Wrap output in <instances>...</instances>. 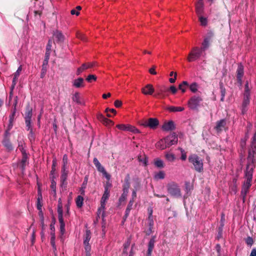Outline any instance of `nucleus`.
<instances>
[{"instance_id":"1","label":"nucleus","mask_w":256,"mask_h":256,"mask_svg":"<svg viewBox=\"0 0 256 256\" xmlns=\"http://www.w3.org/2000/svg\"><path fill=\"white\" fill-rule=\"evenodd\" d=\"M251 150H250L248 157V164L246 166L245 176L246 181L244 182L242 193L246 195L248 188L251 186L252 177L253 170L255 167L254 154L256 150V132L254 134L251 144Z\"/></svg>"},{"instance_id":"2","label":"nucleus","mask_w":256,"mask_h":256,"mask_svg":"<svg viewBox=\"0 0 256 256\" xmlns=\"http://www.w3.org/2000/svg\"><path fill=\"white\" fill-rule=\"evenodd\" d=\"M110 196V192L108 186L104 187V193L100 200V206L98 209V215L99 217L102 216V218L104 217V210L106 202L109 198Z\"/></svg>"},{"instance_id":"3","label":"nucleus","mask_w":256,"mask_h":256,"mask_svg":"<svg viewBox=\"0 0 256 256\" xmlns=\"http://www.w3.org/2000/svg\"><path fill=\"white\" fill-rule=\"evenodd\" d=\"M189 162L192 163L196 170L201 172L203 170V162L202 160L196 154H192L188 158Z\"/></svg>"},{"instance_id":"4","label":"nucleus","mask_w":256,"mask_h":256,"mask_svg":"<svg viewBox=\"0 0 256 256\" xmlns=\"http://www.w3.org/2000/svg\"><path fill=\"white\" fill-rule=\"evenodd\" d=\"M202 52V50L199 47L192 48L187 58L188 62H192L198 60L200 57Z\"/></svg>"},{"instance_id":"5","label":"nucleus","mask_w":256,"mask_h":256,"mask_svg":"<svg viewBox=\"0 0 256 256\" xmlns=\"http://www.w3.org/2000/svg\"><path fill=\"white\" fill-rule=\"evenodd\" d=\"M123 246L124 248L121 256H134L136 249L134 244H131L130 241H127Z\"/></svg>"},{"instance_id":"6","label":"nucleus","mask_w":256,"mask_h":256,"mask_svg":"<svg viewBox=\"0 0 256 256\" xmlns=\"http://www.w3.org/2000/svg\"><path fill=\"white\" fill-rule=\"evenodd\" d=\"M57 211L58 214V218L60 224V231L63 233L64 231L65 224L63 219L62 204L60 198L58 200Z\"/></svg>"},{"instance_id":"7","label":"nucleus","mask_w":256,"mask_h":256,"mask_svg":"<svg viewBox=\"0 0 256 256\" xmlns=\"http://www.w3.org/2000/svg\"><path fill=\"white\" fill-rule=\"evenodd\" d=\"M202 100V98L200 96H194L188 101V105L190 109L196 110Z\"/></svg>"},{"instance_id":"8","label":"nucleus","mask_w":256,"mask_h":256,"mask_svg":"<svg viewBox=\"0 0 256 256\" xmlns=\"http://www.w3.org/2000/svg\"><path fill=\"white\" fill-rule=\"evenodd\" d=\"M168 190L169 194L172 196L176 197L180 196V189L178 186L174 183H172L168 184Z\"/></svg>"},{"instance_id":"9","label":"nucleus","mask_w":256,"mask_h":256,"mask_svg":"<svg viewBox=\"0 0 256 256\" xmlns=\"http://www.w3.org/2000/svg\"><path fill=\"white\" fill-rule=\"evenodd\" d=\"M93 162L96 168L102 174V175L108 180H109L110 178V176L109 174L105 170L104 167L102 166L100 163L99 162L98 160L94 158L93 160Z\"/></svg>"},{"instance_id":"10","label":"nucleus","mask_w":256,"mask_h":256,"mask_svg":"<svg viewBox=\"0 0 256 256\" xmlns=\"http://www.w3.org/2000/svg\"><path fill=\"white\" fill-rule=\"evenodd\" d=\"M96 64V62H94L83 64L82 66L77 68L76 74L77 76L80 75L82 72L87 69L94 67Z\"/></svg>"},{"instance_id":"11","label":"nucleus","mask_w":256,"mask_h":256,"mask_svg":"<svg viewBox=\"0 0 256 256\" xmlns=\"http://www.w3.org/2000/svg\"><path fill=\"white\" fill-rule=\"evenodd\" d=\"M166 141L168 147L170 146L175 144L178 142V138L174 133L170 134L169 136L164 138Z\"/></svg>"},{"instance_id":"12","label":"nucleus","mask_w":256,"mask_h":256,"mask_svg":"<svg viewBox=\"0 0 256 256\" xmlns=\"http://www.w3.org/2000/svg\"><path fill=\"white\" fill-rule=\"evenodd\" d=\"M154 88L152 84H147L142 88V92L144 95H152Z\"/></svg>"},{"instance_id":"13","label":"nucleus","mask_w":256,"mask_h":256,"mask_svg":"<svg viewBox=\"0 0 256 256\" xmlns=\"http://www.w3.org/2000/svg\"><path fill=\"white\" fill-rule=\"evenodd\" d=\"M158 124V121L156 118H150L146 121L143 125L144 126H148L151 128L154 129Z\"/></svg>"},{"instance_id":"14","label":"nucleus","mask_w":256,"mask_h":256,"mask_svg":"<svg viewBox=\"0 0 256 256\" xmlns=\"http://www.w3.org/2000/svg\"><path fill=\"white\" fill-rule=\"evenodd\" d=\"M72 84L76 88H84L85 86L84 80L82 78L74 79L72 82Z\"/></svg>"},{"instance_id":"15","label":"nucleus","mask_w":256,"mask_h":256,"mask_svg":"<svg viewBox=\"0 0 256 256\" xmlns=\"http://www.w3.org/2000/svg\"><path fill=\"white\" fill-rule=\"evenodd\" d=\"M53 36L55 40L58 42H62L64 40V36L62 33L58 30L54 31Z\"/></svg>"},{"instance_id":"16","label":"nucleus","mask_w":256,"mask_h":256,"mask_svg":"<svg viewBox=\"0 0 256 256\" xmlns=\"http://www.w3.org/2000/svg\"><path fill=\"white\" fill-rule=\"evenodd\" d=\"M250 104V97L244 96V100L242 105V113L244 114L248 106Z\"/></svg>"},{"instance_id":"17","label":"nucleus","mask_w":256,"mask_h":256,"mask_svg":"<svg viewBox=\"0 0 256 256\" xmlns=\"http://www.w3.org/2000/svg\"><path fill=\"white\" fill-rule=\"evenodd\" d=\"M156 148L161 150H163L168 148V146L167 144L166 141L165 139L162 138L156 142Z\"/></svg>"},{"instance_id":"18","label":"nucleus","mask_w":256,"mask_h":256,"mask_svg":"<svg viewBox=\"0 0 256 256\" xmlns=\"http://www.w3.org/2000/svg\"><path fill=\"white\" fill-rule=\"evenodd\" d=\"M166 92L164 86H158V90L154 96L156 98H164L165 96L164 93Z\"/></svg>"},{"instance_id":"19","label":"nucleus","mask_w":256,"mask_h":256,"mask_svg":"<svg viewBox=\"0 0 256 256\" xmlns=\"http://www.w3.org/2000/svg\"><path fill=\"white\" fill-rule=\"evenodd\" d=\"M174 124L172 121H169L165 122L162 126V128L166 131L174 130Z\"/></svg>"},{"instance_id":"20","label":"nucleus","mask_w":256,"mask_h":256,"mask_svg":"<svg viewBox=\"0 0 256 256\" xmlns=\"http://www.w3.org/2000/svg\"><path fill=\"white\" fill-rule=\"evenodd\" d=\"M72 100L79 104H84V102L82 100L80 94L78 92H76L72 96Z\"/></svg>"},{"instance_id":"21","label":"nucleus","mask_w":256,"mask_h":256,"mask_svg":"<svg viewBox=\"0 0 256 256\" xmlns=\"http://www.w3.org/2000/svg\"><path fill=\"white\" fill-rule=\"evenodd\" d=\"M225 125L226 120H221L216 122L215 129L218 132H220L224 128Z\"/></svg>"},{"instance_id":"22","label":"nucleus","mask_w":256,"mask_h":256,"mask_svg":"<svg viewBox=\"0 0 256 256\" xmlns=\"http://www.w3.org/2000/svg\"><path fill=\"white\" fill-rule=\"evenodd\" d=\"M22 70V66H20L18 68L16 72L14 74V78H13V80H12V88H14L16 84L17 80H18V76H20V73Z\"/></svg>"},{"instance_id":"23","label":"nucleus","mask_w":256,"mask_h":256,"mask_svg":"<svg viewBox=\"0 0 256 256\" xmlns=\"http://www.w3.org/2000/svg\"><path fill=\"white\" fill-rule=\"evenodd\" d=\"M237 78L238 82H241L242 78L244 74V67L242 65L240 64L237 69Z\"/></svg>"},{"instance_id":"24","label":"nucleus","mask_w":256,"mask_h":256,"mask_svg":"<svg viewBox=\"0 0 256 256\" xmlns=\"http://www.w3.org/2000/svg\"><path fill=\"white\" fill-rule=\"evenodd\" d=\"M166 159L169 162H173L176 159V156L172 152H165Z\"/></svg>"},{"instance_id":"25","label":"nucleus","mask_w":256,"mask_h":256,"mask_svg":"<svg viewBox=\"0 0 256 256\" xmlns=\"http://www.w3.org/2000/svg\"><path fill=\"white\" fill-rule=\"evenodd\" d=\"M203 8H204V5L202 2H198L196 4V14L198 16L200 15L202 13Z\"/></svg>"},{"instance_id":"26","label":"nucleus","mask_w":256,"mask_h":256,"mask_svg":"<svg viewBox=\"0 0 256 256\" xmlns=\"http://www.w3.org/2000/svg\"><path fill=\"white\" fill-rule=\"evenodd\" d=\"M167 110L170 112H178L183 111L184 108L182 106H170L167 108Z\"/></svg>"},{"instance_id":"27","label":"nucleus","mask_w":256,"mask_h":256,"mask_svg":"<svg viewBox=\"0 0 256 256\" xmlns=\"http://www.w3.org/2000/svg\"><path fill=\"white\" fill-rule=\"evenodd\" d=\"M84 198L81 196H78L76 199V203L78 208H81L84 204Z\"/></svg>"},{"instance_id":"28","label":"nucleus","mask_w":256,"mask_h":256,"mask_svg":"<svg viewBox=\"0 0 256 256\" xmlns=\"http://www.w3.org/2000/svg\"><path fill=\"white\" fill-rule=\"evenodd\" d=\"M68 174V171L66 170V168H62L60 180L62 183H64L66 180Z\"/></svg>"},{"instance_id":"29","label":"nucleus","mask_w":256,"mask_h":256,"mask_svg":"<svg viewBox=\"0 0 256 256\" xmlns=\"http://www.w3.org/2000/svg\"><path fill=\"white\" fill-rule=\"evenodd\" d=\"M154 241H150L148 245L146 256H151L152 252L154 248Z\"/></svg>"},{"instance_id":"30","label":"nucleus","mask_w":256,"mask_h":256,"mask_svg":"<svg viewBox=\"0 0 256 256\" xmlns=\"http://www.w3.org/2000/svg\"><path fill=\"white\" fill-rule=\"evenodd\" d=\"M42 200V195L40 192V189H38V200H37V208L38 210H40V212H42V205L41 204L40 201Z\"/></svg>"},{"instance_id":"31","label":"nucleus","mask_w":256,"mask_h":256,"mask_svg":"<svg viewBox=\"0 0 256 256\" xmlns=\"http://www.w3.org/2000/svg\"><path fill=\"white\" fill-rule=\"evenodd\" d=\"M127 128V131L130 132L133 134L140 133V131L134 126H132L130 124H128Z\"/></svg>"},{"instance_id":"32","label":"nucleus","mask_w":256,"mask_h":256,"mask_svg":"<svg viewBox=\"0 0 256 256\" xmlns=\"http://www.w3.org/2000/svg\"><path fill=\"white\" fill-rule=\"evenodd\" d=\"M210 38H206L204 40V42L202 44V48H200L202 49V51H204L208 47L209 44H210Z\"/></svg>"},{"instance_id":"33","label":"nucleus","mask_w":256,"mask_h":256,"mask_svg":"<svg viewBox=\"0 0 256 256\" xmlns=\"http://www.w3.org/2000/svg\"><path fill=\"white\" fill-rule=\"evenodd\" d=\"M154 164L156 167L159 168H162L164 166V162L158 158L154 159Z\"/></svg>"},{"instance_id":"34","label":"nucleus","mask_w":256,"mask_h":256,"mask_svg":"<svg viewBox=\"0 0 256 256\" xmlns=\"http://www.w3.org/2000/svg\"><path fill=\"white\" fill-rule=\"evenodd\" d=\"M188 86V82L186 81H184L182 84H180L178 88L182 92H184L186 91Z\"/></svg>"},{"instance_id":"35","label":"nucleus","mask_w":256,"mask_h":256,"mask_svg":"<svg viewBox=\"0 0 256 256\" xmlns=\"http://www.w3.org/2000/svg\"><path fill=\"white\" fill-rule=\"evenodd\" d=\"M138 161L142 163V164L144 166H146L147 165V163H148V159H147V158L146 156L145 155H143V156H140L138 157Z\"/></svg>"},{"instance_id":"36","label":"nucleus","mask_w":256,"mask_h":256,"mask_svg":"<svg viewBox=\"0 0 256 256\" xmlns=\"http://www.w3.org/2000/svg\"><path fill=\"white\" fill-rule=\"evenodd\" d=\"M89 241H84V249L86 250V254H90V250L91 246L89 244Z\"/></svg>"},{"instance_id":"37","label":"nucleus","mask_w":256,"mask_h":256,"mask_svg":"<svg viewBox=\"0 0 256 256\" xmlns=\"http://www.w3.org/2000/svg\"><path fill=\"white\" fill-rule=\"evenodd\" d=\"M250 88H249V86H248V82H247L246 84H245V87H244V96H248L250 97Z\"/></svg>"},{"instance_id":"38","label":"nucleus","mask_w":256,"mask_h":256,"mask_svg":"<svg viewBox=\"0 0 256 256\" xmlns=\"http://www.w3.org/2000/svg\"><path fill=\"white\" fill-rule=\"evenodd\" d=\"M165 176V174L164 172L160 171L154 175V178L156 180L163 179Z\"/></svg>"},{"instance_id":"39","label":"nucleus","mask_w":256,"mask_h":256,"mask_svg":"<svg viewBox=\"0 0 256 256\" xmlns=\"http://www.w3.org/2000/svg\"><path fill=\"white\" fill-rule=\"evenodd\" d=\"M198 88V84L196 82H194L190 86V89L192 92H197Z\"/></svg>"},{"instance_id":"40","label":"nucleus","mask_w":256,"mask_h":256,"mask_svg":"<svg viewBox=\"0 0 256 256\" xmlns=\"http://www.w3.org/2000/svg\"><path fill=\"white\" fill-rule=\"evenodd\" d=\"M97 78L95 75L90 74L86 78V80L88 82H95Z\"/></svg>"},{"instance_id":"41","label":"nucleus","mask_w":256,"mask_h":256,"mask_svg":"<svg viewBox=\"0 0 256 256\" xmlns=\"http://www.w3.org/2000/svg\"><path fill=\"white\" fill-rule=\"evenodd\" d=\"M106 126H110L114 125V122L110 120L105 118L102 122Z\"/></svg>"},{"instance_id":"42","label":"nucleus","mask_w":256,"mask_h":256,"mask_svg":"<svg viewBox=\"0 0 256 256\" xmlns=\"http://www.w3.org/2000/svg\"><path fill=\"white\" fill-rule=\"evenodd\" d=\"M116 128L120 130L127 131L128 124H119L116 125Z\"/></svg>"},{"instance_id":"43","label":"nucleus","mask_w":256,"mask_h":256,"mask_svg":"<svg viewBox=\"0 0 256 256\" xmlns=\"http://www.w3.org/2000/svg\"><path fill=\"white\" fill-rule=\"evenodd\" d=\"M199 20L201 25L205 26L207 24V19L202 16H199Z\"/></svg>"},{"instance_id":"44","label":"nucleus","mask_w":256,"mask_h":256,"mask_svg":"<svg viewBox=\"0 0 256 256\" xmlns=\"http://www.w3.org/2000/svg\"><path fill=\"white\" fill-rule=\"evenodd\" d=\"M133 203H134V200H130V202H129V204L128 206V207L126 209V216H127L130 211V210L132 209V206L133 204Z\"/></svg>"},{"instance_id":"45","label":"nucleus","mask_w":256,"mask_h":256,"mask_svg":"<svg viewBox=\"0 0 256 256\" xmlns=\"http://www.w3.org/2000/svg\"><path fill=\"white\" fill-rule=\"evenodd\" d=\"M63 166L62 168H66V164L68 162V158L67 155L64 154L62 158Z\"/></svg>"},{"instance_id":"46","label":"nucleus","mask_w":256,"mask_h":256,"mask_svg":"<svg viewBox=\"0 0 256 256\" xmlns=\"http://www.w3.org/2000/svg\"><path fill=\"white\" fill-rule=\"evenodd\" d=\"M180 150L181 154H182L180 158L182 160H185L187 158L186 153L185 152V151L183 149L180 148Z\"/></svg>"},{"instance_id":"47","label":"nucleus","mask_w":256,"mask_h":256,"mask_svg":"<svg viewBox=\"0 0 256 256\" xmlns=\"http://www.w3.org/2000/svg\"><path fill=\"white\" fill-rule=\"evenodd\" d=\"M32 116V110H28L26 113L25 120H31Z\"/></svg>"},{"instance_id":"48","label":"nucleus","mask_w":256,"mask_h":256,"mask_svg":"<svg viewBox=\"0 0 256 256\" xmlns=\"http://www.w3.org/2000/svg\"><path fill=\"white\" fill-rule=\"evenodd\" d=\"M76 36L78 38L80 39L81 40H86V38H85L84 35L80 32H77L76 34Z\"/></svg>"},{"instance_id":"49","label":"nucleus","mask_w":256,"mask_h":256,"mask_svg":"<svg viewBox=\"0 0 256 256\" xmlns=\"http://www.w3.org/2000/svg\"><path fill=\"white\" fill-rule=\"evenodd\" d=\"M127 196H128V194L122 193V196H120V197L119 198V202L120 203H122V202H124V201H125L126 200V199Z\"/></svg>"},{"instance_id":"50","label":"nucleus","mask_w":256,"mask_h":256,"mask_svg":"<svg viewBox=\"0 0 256 256\" xmlns=\"http://www.w3.org/2000/svg\"><path fill=\"white\" fill-rule=\"evenodd\" d=\"M52 47V41L51 40H49L47 44V46H46V51L50 52Z\"/></svg>"},{"instance_id":"51","label":"nucleus","mask_w":256,"mask_h":256,"mask_svg":"<svg viewBox=\"0 0 256 256\" xmlns=\"http://www.w3.org/2000/svg\"><path fill=\"white\" fill-rule=\"evenodd\" d=\"M4 146L7 148L8 150H10L12 148V145L8 140H4L3 142Z\"/></svg>"},{"instance_id":"52","label":"nucleus","mask_w":256,"mask_h":256,"mask_svg":"<svg viewBox=\"0 0 256 256\" xmlns=\"http://www.w3.org/2000/svg\"><path fill=\"white\" fill-rule=\"evenodd\" d=\"M128 188H129V184H127L124 186L123 188V194H128Z\"/></svg>"},{"instance_id":"53","label":"nucleus","mask_w":256,"mask_h":256,"mask_svg":"<svg viewBox=\"0 0 256 256\" xmlns=\"http://www.w3.org/2000/svg\"><path fill=\"white\" fill-rule=\"evenodd\" d=\"M114 104L116 108H120L122 105V102L121 100H115Z\"/></svg>"},{"instance_id":"54","label":"nucleus","mask_w":256,"mask_h":256,"mask_svg":"<svg viewBox=\"0 0 256 256\" xmlns=\"http://www.w3.org/2000/svg\"><path fill=\"white\" fill-rule=\"evenodd\" d=\"M50 52H48V51H46V52L45 60H44V63H46V64H47L48 62V60L49 59Z\"/></svg>"},{"instance_id":"55","label":"nucleus","mask_w":256,"mask_h":256,"mask_svg":"<svg viewBox=\"0 0 256 256\" xmlns=\"http://www.w3.org/2000/svg\"><path fill=\"white\" fill-rule=\"evenodd\" d=\"M97 118L98 119L101 121L102 122H103V120H104V119H105L106 118L104 117V116L100 113H98V114H97Z\"/></svg>"},{"instance_id":"56","label":"nucleus","mask_w":256,"mask_h":256,"mask_svg":"<svg viewBox=\"0 0 256 256\" xmlns=\"http://www.w3.org/2000/svg\"><path fill=\"white\" fill-rule=\"evenodd\" d=\"M220 89L221 96H225V94H226V89L222 86H220Z\"/></svg>"},{"instance_id":"57","label":"nucleus","mask_w":256,"mask_h":256,"mask_svg":"<svg viewBox=\"0 0 256 256\" xmlns=\"http://www.w3.org/2000/svg\"><path fill=\"white\" fill-rule=\"evenodd\" d=\"M170 90L173 94H176V92H177V89L175 86H170Z\"/></svg>"},{"instance_id":"58","label":"nucleus","mask_w":256,"mask_h":256,"mask_svg":"<svg viewBox=\"0 0 256 256\" xmlns=\"http://www.w3.org/2000/svg\"><path fill=\"white\" fill-rule=\"evenodd\" d=\"M149 72L150 74H156V72L155 70V68H150V70H149Z\"/></svg>"},{"instance_id":"59","label":"nucleus","mask_w":256,"mask_h":256,"mask_svg":"<svg viewBox=\"0 0 256 256\" xmlns=\"http://www.w3.org/2000/svg\"><path fill=\"white\" fill-rule=\"evenodd\" d=\"M70 13L72 15L76 14V16H78L80 14L79 12L75 9L72 10L70 12Z\"/></svg>"},{"instance_id":"60","label":"nucleus","mask_w":256,"mask_h":256,"mask_svg":"<svg viewBox=\"0 0 256 256\" xmlns=\"http://www.w3.org/2000/svg\"><path fill=\"white\" fill-rule=\"evenodd\" d=\"M176 73L175 72L174 78H170L169 79V81L170 83H174L176 81Z\"/></svg>"},{"instance_id":"61","label":"nucleus","mask_w":256,"mask_h":256,"mask_svg":"<svg viewBox=\"0 0 256 256\" xmlns=\"http://www.w3.org/2000/svg\"><path fill=\"white\" fill-rule=\"evenodd\" d=\"M250 256H256V249L252 250Z\"/></svg>"},{"instance_id":"62","label":"nucleus","mask_w":256,"mask_h":256,"mask_svg":"<svg viewBox=\"0 0 256 256\" xmlns=\"http://www.w3.org/2000/svg\"><path fill=\"white\" fill-rule=\"evenodd\" d=\"M26 160H27V158H26V155H25V154L24 155L23 158L22 160V165H24V164L26 162Z\"/></svg>"},{"instance_id":"63","label":"nucleus","mask_w":256,"mask_h":256,"mask_svg":"<svg viewBox=\"0 0 256 256\" xmlns=\"http://www.w3.org/2000/svg\"><path fill=\"white\" fill-rule=\"evenodd\" d=\"M110 95L111 94H110V93H108L107 94H102V98H104V99H106L110 97Z\"/></svg>"},{"instance_id":"64","label":"nucleus","mask_w":256,"mask_h":256,"mask_svg":"<svg viewBox=\"0 0 256 256\" xmlns=\"http://www.w3.org/2000/svg\"><path fill=\"white\" fill-rule=\"evenodd\" d=\"M30 120H25L26 125L28 128H30Z\"/></svg>"}]
</instances>
